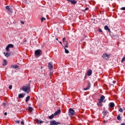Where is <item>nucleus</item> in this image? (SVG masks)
<instances>
[{"label":"nucleus","mask_w":125,"mask_h":125,"mask_svg":"<svg viewBox=\"0 0 125 125\" xmlns=\"http://www.w3.org/2000/svg\"><path fill=\"white\" fill-rule=\"evenodd\" d=\"M21 24H22L23 25H24V24H25V22H24V21H21Z\"/></svg>","instance_id":"obj_38"},{"label":"nucleus","mask_w":125,"mask_h":125,"mask_svg":"<svg viewBox=\"0 0 125 125\" xmlns=\"http://www.w3.org/2000/svg\"><path fill=\"white\" fill-rule=\"evenodd\" d=\"M16 124H20V121L17 120L15 121Z\"/></svg>","instance_id":"obj_32"},{"label":"nucleus","mask_w":125,"mask_h":125,"mask_svg":"<svg viewBox=\"0 0 125 125\" xmlns=\"http://www.w3.org/2000/svg\"><path fill=\"white\" fill-rule=\"evenodd\" d=\"M40 122H41V121H40V120H37V124H40L39 123H40Z\"/></svg>","instance_id":"obj_40"},{"label":"nucleus","mask_w":125,"mask_h":125,"mask_svg":"<svg viewBox=\"0 0 125 125\" xmlns=\"http://www.w3.org/2000/svg\"><path fill=\"white\" fill-rule=\"evenodd\" d=\"M104 99H105V96H104V95H102L100 98L99 99V103H100V104H101V103L103 102V101Z\"/></svg>","instance_id":"obj_6"},{"label":"nucleus","mask_w":125,"mask_h":125,"mask_svg":"<svg viewBox=\"0 0 125 125\" xmlns=\"http://www.w3.org/2000/svg\"><path fill=\"white\" fill-rule=\"evenodd\" d=\"M11 68H13V69H17V68H19V66L15 64L11 65Z\"/></svg>","instance_id":"obj_13"},{"label":"nucleus","mask_w":125,"mask_h":125,"mask_svg":"<svg viewBox=\"0 0 125 125\" xmlns=\"http://www.w3.org/2000/svg\"><path fill=\"white\" fill-rule=\"evenodd\" d=\"M2 105H3V106H5V103H3Z\"/></svg>","instance_id":"obj_44"},{"label":"nucleus","mask_w":125,"mask_h":125,"mask_svg":"<svg viewBox=\"0 0 125 125\" xmlns=\"http://www.w3.org/2000/svg\"><path fill=\"white\" fill-rule=\"evenodd\" d=\"M109 29V27H108L107 25H105L104 26V30H106V31Z\"/></svg>","instance_id":"obj_24"},{"label":"nucleus","mask_w":125,"mask_h":125,"mask_svg":"<svg viewBox=\"0 0 125 125\" xmlns=\"http://www.w3.org/2000/svg\"><path fill=\"white\" fill-rule=\"evenodd\" d=\"M4 115H5V116H7V113L5 112V113H4Z\"/></svg>","instance_id":"obj_42"},{"label":"nucleus","mask_w":125,"mask_h":125,"mask_svg":"<svg viewBox=\"0 0 125 125\" xmlns=\"http://www.w3.org/2000/svg\"><path fill=\"white\" fill-rule=\"evenodd\" d=\"M125 57H124L122 60H121V62L122 63H123V62H125Z\"/></svg>","instance_id":"obj_30"},{"label":"nucleus","mask_w":125,"mask_h":125,"mask_svg":"<svg viewBox=\"0 0 125 125\" xmlns=\"http://www.w3.org/2000/svg\"><path fill=\"white\" fill-rule=\"evenodd\" d=\"M14 45L12 44H9L6 47V50L7 51H9V48H13V47Z\"/></svg>","instance_id":"obj_5"},{"label":"nucleus","mask_w":125,"mask_h":125,"mask_svg":"<svg viewBox=\"0 0 125 125\" xmlns=\"http://www.w3.org/2000/svg\"><path fill=\"white\" fill-rule=\"evenodd\" d=\"M121 125H125V123H122V124H121Z\"/></svg>","instance_id":"obj_49"},{"label":"nucleus","mask_w":125,"mask_h":125,"mask_svg":"<svg viewBox=\"0 0 125 125\" xmlns=\"http://www.w3.org/2000/svg\"><path fill=\"white\" fill-rule=\"evenodd\" d=\"M91 85V84H90V83L89 82L86 88H84V90H88V89L90 88Z\"/></svg>","instance_id":"obj_11"},{"label":"nucleus","mask_w":125,"mask_h":125,"mask_svg":"<svg viewBox=\"0 0 125 125\" xmlns=\"http://www.w3.org/2000/svg\"><path fill=\"white\" fill-rule=\"evenodd\" d=\"M56 41H58V42H59V41L58 40V38H56Z\"/></svg>","instance_id":"obj_50"},{"label":"nucleus","mask_w":125,"mask_h":125,"mask_svg":"<svg viewBox=\"0 0 125 125\" xmlns=\"http://www.w3.org/2000/svg\"><path fill=\"white\" fill-rule=\"evenodd\" d=\"M59 42L61 44H62V42L59 41Z\"/></svg>","instance_id":"obj_48"},{"label":"nucleus","mask_w":125,"mask_h":125,"mask_svg":"<svg viewBox=\"0 0 125 125\" xmlns=\"http://www.w3.org/2000/svg\"><path fill=\"white\" fill-rule=\"evenodd\" d=\"M69 114L71 116H74L75 115V110L73 108H70Z\"/></svg>","instance_id":"obj_7"},{"label":"nucleus","mask_w":125,"mask_h":125,"mask_svg":"<svg viewBox=\"0 0 125 125\" xmlns=\"http://www.w3.org/2000/svg\"><path fill=\"white\" fill-rule=\"evenodd\" d=\"M91 75H92V70H91V69H89L87 72V76L90 77Z\"/></svg>","instance_id":"obj_9"},{"label":"nucleus","mask_w":125,"mask_h":125,"mask_svg":"<svg viewBox=\"0 0 125 125\" xmlns=\"http://www.w3.org/2000/svg\"><path fill=\"white\" fill-rule=\"evenodd\" d=\"M21 125H24V121H21Z\"/></svg>","instance_id":"obj_39"},{"label":"nucleus","mask_w":125,"mask_h":125,"mask_svg":"<svg viewBox=\"0 0 125 125\" xmlns=\"http://www.w3.org/2000/svg\"><path fill=\"white\" fill-rule=\"evenodd\" d=\"M44 20H46L45 18H42V19H41V21L43 22V21H44Z\"/></svg>","instance_id":"obj_31"},{"label":"nucleus","mask_w":125,"mask_h":125,"mask_svg":"<svg viewBox=\"0 0 125 125\" xmlns=\"http://www.w3.org/2000/svg\"><path fill=\"white\" fill-rule=\"evenodd\" d=\"M60 113H61V109H59L57 111H56L54 113V114L55 116H57V115H59V114H60Z\"/></svg>","instance_id":"obj_10"},{"label":"nucleus","mask_w":125,"mask_h":125,"mask_svg":"<svg viewBox=\"0 0 125 125\" xmlns=\"http://www.w3.org/2000/svg\"><path fill=\"white\" fill-rule=\"evenodd\" d=\"M50 70V75H52V74L53 73V70L52 69H49Z\"/></svg>","instance_id":"obj_29"},{"label":"nucleus","mask_w":125,"mask_h":125,"mask_svg":"<svg viewBox=\"0 0 125 125\" xmlns=\"http://www.w3.org/2000/svg\"><path fill=\"white\" fill-rule=\"evenodd\" d=\"M7 65V61L6 60H3V63H2L3 66H6Z\"/></svg>","instance_id":"obj_14"},{"label":"nucleus","mask_w":125,"mask_h":125,"mask_svg":"<svg viewBox=\"0 0 125 125\" xmlns=\"http://www.w3.org/2000/svg\"><path fill=\"white\" fill-rule=\"evenodd\" d=\"M86 10H88V7H86L83 11H86Z\"/></svg>","instance_id":"obj_36"},{"label":"nucleus","mask_w":125,"mask_h":125,"mask_svg":"<svg viewBox=\"0 0 125 125\" xmlns=\"http://www.w3.org/2000/svg\"><path fill=\"white\" fill-rule=\"evenodd\" d=\"M42 54V51L41 49H37L35 51V55H36L37 57H40Z\"/></svg>","instance_id":"obj_2"},{"label":"nucleus","mask_w":125,"mask_h":125,"mask_svg":"<svg viewBox=\"0 0 125 125\" xmlns=\"http://www.w3.org/2000/svg\"><path fill=\"white\" fill-rule=\"evenodd\" d=\"M19 98H23L24 96H25V95L24 94H20L18 95Z\"/></svg>","instance_id":"obj_16"},{"label":"nucleus","mask_w":125,"mask_h":125,"mask_svg":"<svg viewBox=\"0 0 125 125\" xmlns=\"http://www.w3.org/2000/svg\"><path fill=\"white\" fill-rule=\"evenodd\" d=\"M61 125V123L57 122L55 120L51 121L50 122V125Z\"/></svg>","instance_id":"obj_4"},{"label":"nucleus","mask_w":125,"mask_h":125,"mask_svg":"<svg viewBox=\"0 0 125 125\" xmlns=\"http://www.w3.org/2000/svg\"><path fill=\"white\" fill-rule=\"evenodd\" d=\"M103 114L104 115V116H106V115L108 114V111L104 110L103 111Z\"/></svg>","instance_id":"obj_19"},{"label":"nucleus","mask_w":125,"mask_h":125,"mask_svg":"<svg viewBox=\"0 0 125 125\" xmlns=\"http://www.w3.org/2000/svg\"><path fill=\"white\" fill-rule=\"evenodd\" d=\"M113 83H116V81H113Z\"/></svg>","instance_id":"obj_46"},{"label":"nucleus","mask_w":125,"mask_h":125,"mask_svg":"<svg viewBox=\"0 0 125 125\" xmlns=\"http://www.w3.org/2000/svg\"><path fill=\"white\" fill-rule=\"evenodd\" d=\"M5 8L6 9H7V10H9V9H10V7H9V6H6Z\"/></svg>","instance_id":"obj_27"},{"label":"nucleus","mask_w":125,"mask_h":125,"mask_svg":"<svg viewBox=\"0 0 125 125\" xmlns=\"http://www.w3.org/2000/svg\"><path fill=\"white\" fill-rule=\"evenodd\" d=\"M9 89H12V85H10L9 86Z\"/></svg>","instance_id":"obj_35"},{"label":"nucleus","mask_w":125,"mask_h":125,"mask_svg":"<svg viewBox=\"0 0 125 125\" xmlns=\"http://www.w3.org/2000/svg\"><path fill=\"white\" fill-rule=\"evenodd\" d=\"M110 108H114L115 107V104L113 102H111L109 104Z\"/></svg>","instance_id":"obj_12"},{"label":"nucleus","mask_w":125,"mask_h":125,"mask_svg":"<svg viewBox=\"0 0 125 125\" xmlns=\"http://www.w3.org/2000/svg\"><path fill=\"white\" fill-rule=\"evenodd\" d=\"M30 83L28 84L27 86H22L21 87V89L24 92H26V93H29L30 91H31V88L30 87Z\"/></svg>","instance_id":"obj_1"},{"label":"nucleus","mask_w":125,"mask_h":125,"mask_svg":"<svg viewBox=\"0 0 125 125\" xmlns=\"http://www.w3.org/2000/svg\"><path fill=\"white\" fill-rule=\"evenodd\" d=\"M64 50H65V52L68 54V53H69V50H68V49H66V48H64Z\"/></svg>","instance_id":"obj_26"},{"label":"nucleus","mask_w":125,"mask_h":125,"mask_svg":"<svg viewBox=\"0 0 125 125\" xmlns=\"http://www.w3.org/2000/svg\"><path fill=\"white\" fill-rule=\"evenodd\" d=\"M98 31H99V32H100V33H102V29H100V28H99V29H98Z\"/></svg>","instance_id":"obj_34"},{"label":"nucleus","mask_w":125,"mask_h":125,"mask_svg":"<svg viewBox=\"0 0 125 125\" xmlns=\"http://www.w3.org/2000/svg\"><path fill=\"white\" fill-rule=\"evenodd\" d=\"M121 10H125V7H123L121 8Z\"/></svg>","instance_id":"obj_33"},{"label":"nucleus","mask_w":125,"mask_h":125,"mask_svg":"<svg viewBox=\"0 0 125 125\" xmlns=\"http://www.w3.org/2000/svg\"><path fill=\"white\" fill-rule=\"evenodd\" d=\"M108 122V120L104 121V123L106 124Z\"/></svg>","instance_id":"obj_45"},{"label":"nucleus","mask_w":125,"mask_h":125,"mask_svg":"<svg viewBox=\"0 0 125 125\" xmlns=\"http://www.w3.org/2000/svg\"><path fill=\"white\" fill-rule=\"evenodd\" d=\"M4 54L5 55V56H6V57H9V55H10V54L7 53V52H5L4 53Z\"/></svg>","instance_id":"obj_18"},{"label":"nucleus","mask_w":125,"mask_h":125,"mask_svg":"<svg viewBox=\"0 0 125 125\" xmlns=\"http://www.w3.org/2000/svg\"><path fill=\"white\" fill-rule=\"evenodd\" d=\"M43 123V121H40L39 124H42Z\"/></svg>","instance_id":"obj_43"},{"label":"nucleus","mask_w":125,"mask_h":125,"mask_svg":"<svg viewBox=\"0 0 125 125\" xmlns=\"http://www.w3.org/2000/svg\"><path fill=\"white\" fill-rule=\"evenodd\" d=\"M69 1L72 4H76L77 3V1L75 0H69Z\"/></svg>","instance_id":"obj_15"},{"label":"nucleus","mask_w":125,"mask_h":125,"mask_svg":"<svg viewBox=\"0 0 125 125\" xmlns=\"http://www.w3.org/2000/svg\"><path fill=\"white\" fill-rule=\"evenodd\" d=\"M30 98V96H28L27 97H26L25 102L26 103H28V101H29Z\"/></svg>","instance_id":"obj_17"},{"label":"nucleus","mask_w":125,"mask_h":125,"mask_svg":"<svg viewBox=\"0 0 125 125\" xmlns=\"http://www.w3.org/2000/svg\"><path fill=\"white\" fill-rule=\"evenodd\" d=\"M8 11H9L10 13H13V10H12L11 8H10V9L8 10Z\"/></svg>","instance_id":"obj_23"},{"label":"nucleus","mask_w":125,"mask_h":125,"mask_svg":"<svg viewBox=\"0 0 125 125\" xmlns=\"http://www.w3.org/2000/svg\"><path fill=\"white\" fill-rule=\"evenodd\" d=\"M110 56H111V55H108L106 53L103 54L102 55L103 58H104V59H105V60H109L110 59Z\"/></svg>","instance_id":"obj_3"},{"label":"nucleus","mask_w":125,"mask_h":125,"mask_svg":"<svg viewBox=\"0 0 125 125\" xmlns=\"http://www.w3.org/2000/svg\"><path fill=\"white\" fill-rule=\"evenodd\" d=\"M51 63L52 62H49L48 63L49 70H51V69H53V65Z\"/></svg>","instance_id":"obj_8"},{"label":"nucleus","mask_w":125,"mask_h":125,"mask_svg":"<svg viewBox=\"0 0 125 125\" xmlns=\"http://www.w3.org/2000/svg\"><path fill=\"white\" fill-rule=\"evenodd\" d=\"M54 114H52L51 115H50V116H49V119L50 120H52L53 118H54Z\"/></svg>","instance_id":"obj_20"},{"label":"nucleus","mask_w":125,"mask_h":125,"mask_svg":"<svg viewBox=\"0 0 125 125\" xmlns=\"http://www.w3.org/2000/svg\"><path fill=\"white\" fill-rule=\"evenodd\" d=\"M123 108H120L119 109V111L121 113H123Z\"/></svg>","instance_id":"obj_28"},{"label":"nucleus","mask_w":125,"mask_h":125,"mask_svg":"<svg viewBox=\"0 0 125 125\" xmlns=\"http://www.w3.org/2000/svg\"><path fill=\"white\" fill-rule=\"evenodd\" d=\"M28 110L30 111V112H32L33 111V107L28 106Z\"/></svg>","instance_id":"obj_21"},{"label":"nucleus","mask_w":125,"mask_h":125,"mask_svg":"<svg viewBox=\"0 0 125 125\" xmlns=\"http://www.w3.org/2000/svg\"><path fill=\"white\" fill-rule=\"evenodd\" d=\"M117 120H118V121H121V115H120V114H119L117 116Z\"/></svg>","instance_id":"obj_22"},{"label":"nucleus","mask_w":125,"mask_h":125,"mask_svg":"<svg viewBox=\"0 0 125 125\" xmlns=\"http://www.w3.org/2000/svg\"><path fill=\"white\" fill-rule=\"evenodd\" d=\"M124 110H125V107H123Z\"/></svg>","instance_id":"obj_51"},{"label":"nucleus","mask_w":125,"mask_h":125,"mask_svg":"<svg viewBox=\"0 0 125 125\" xmlns=\"http://www.w3.org/2000/svg\"><path fill=\"white\" fill-rule=\"evenodd\" d=\"M65 38H63L62 39V41H63V42H64V43H66V44H67V43H68V42H67V41H65Z\"/></svg>","instance_id":"obj_25"},{"label":"nucleus","mask_w":125,"mask_h":125,"mask_svg":"<svg viewBox=\"0 0 125 125\" xmlns=\"http://www.w3.org/2000/svg\"><path fill=\"white\" fill-rule=\"evenodd\" d=\"M64 47H68V45L66 44L64 46Z\"/></svg>","instance_id":"obj_47"},{"label":"nucleus","mask_w":125,"mask_h":125,"mask_svg":"<svg viewBox=\"0 0 125 125\" xmlns=\"http://www.w3.org/2000/svg\"><path fill=\"white\" fill-rule=\"evenodd\" d=\"M98 106H102V103L100 104L99 103Z\"/></svg>","instance_id":"obj_37"},{"label":"nucleus","mask_w":125,"mask_h":125,"mask_svg":"<svg viewBox=\"0 0 125 125\" xmlns=\"http://www.w3.org/2000/svg\"><path fill=\"white\" fill-rule=\"evenodd\" d=\"M109 33H111V30L109 29V28H108V30Z\"/></svg>","instance_id":"obj_41"}]
</instances>
